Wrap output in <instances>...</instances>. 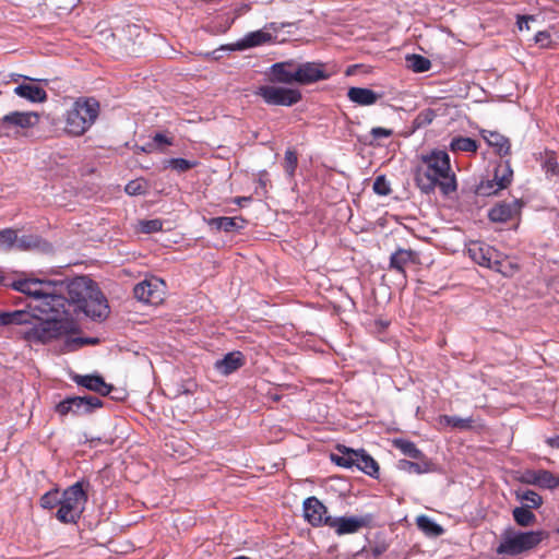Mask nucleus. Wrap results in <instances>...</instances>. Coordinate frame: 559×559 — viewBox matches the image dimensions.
Returning <instances> with one entry per match:
<instances>
[{"mask_svg": "<svg viewBox=\"0 0 559 559\" xmlns=\"http://www.w3.org/2000/svg\"><path fill=\"white\" fill-rule=\"evenodd\" d=\"M62 286L37 278L10 283V287L32 299L23 309L0 311V325L15 326V334L28 344H46L66 334L70 321Z\"/></svg>", "mask_w": 559, "mask_h": 559, "instance_id": "f257e3e1", "label": "nucleus"}, {"mask_svg": "<svg viewBox=\"0 0 559 559\" xmlns=\"http://www.w3.org/2000/svg\"><path fill=\"white\" fill-rule=\"evenodd\" d=\"M108 301L96 283L87 276H72V349L96 344V338L75 337L91 321H104L109 316Z\"/></svg>", "mask_w": 559, "mask_h": 559, "instance_id": "f03ea898", "label": "nucleus"}, {"mask_svg": "<svg viewBox=\"0 0 559 559\" xmlns=\"http://www.w3.org/2000/svg\"><path fill=\"white\" fill-rule=\"evenodd\" d=\"M108 301L96 283L87 276H72V349L96 344V338L75 337L91 321H104L109 316Z\"/></svg>", "mask_w": 559, "mask_h": 559, "instance_id": "7ed1b4c3", "label": "nucleus"}, {"mask_svg": "<svg viewBox=\"0 0 559 559\" xmlns=\"http://www.w3.org/2000/svg\"><path fill=\"white\" fill-rule=\"evenodd\" d=\"M415 179L418 188L426 193L439 187L443 194H450L457 188L455 175L451 169L450 157L443 151H433L423 155Z\"/></svg>", "mask_w": 559, "mask_h": 559, "instance_id": "20e7f679", "label": "nucleus"}, {"mask_svg": "<svg viewBox=\"0 0 559 559\" xmlns=\"http://www.w3.org/2000/svg\"><path fill=\"white\" fill-rule=\"evenodd\" d=\"M548 534L544 531L520 532L507 530L501 534L497 552L507 556H516L534 549Z\"/></svg>", "mask_w": 559, "mask_h": 559, "instance_id": "39448f33", "label": "nucleus"}, {"mask_svg": "<svg viewBox=\"0 0 559 559\" xmlns=\"http://www.w3.org/2000/svg\"><path fill=\"white\" fill-rule=\"evenodd\" d=\"M331 460L343 467L356 466L359 471L371 477H377L379 473L378 463L364 450L356 451L348 448H338L337 453L331 454Z\"/></svg>", "mask_w": 559, "mask_h": 559, "instance_id": "423d86ee", "label": "nucleus"}, {"mask_svg": "<svg viewBox=\"0 0 559 559\" xmlns=\"http://www.w3.org/2000/svg\"><path fill=\"white\" fill-rule=\"evenodd\" d=\"M99 104L90 97L79 98L72 109V135L84 134L96 121Z\"/></svg>", "mask_w": 559, "mask_h": 559, "instance_id": "0eeeda50", "label": "nucleus"}, {"mask_svg": "<svg viewBox=\"0 0 559 559\" xmlns=\"http://www.w3.org/2000/svg\"><path fill=\"white\" fill-rule=\"evenodd\" d=\"M255 95L274 106H292L301 99V92L298 88L277 85L259 86Z\"/></svg>", "mask_w": 559, "mask_h": 559, "instance_id": "6e6552de", "label": "nucleus"}, {"mask_svg": "<svg viewBox=\"0 0 559 559\" xmlns=\"http://www.w3.org/2000/svg\"><path fill=\"white\" fill-rule=\"evenodd\" d=\"M134 297L145 304L160 305L166 297V284L157 276H150L135 285Z\"/></svg>", "mask_w": 559, "mask_h": 559, "instance_id": "1a4fd4ad", "label": "nucleus"}, {"mask_svg": "<svg viewBox=\"0 0 559 559\" xmlns=\"http://www.w3.org/2000/svg\"><path fill=\"white\" fill-rule=\"evenodd\" d=\"M298 84L307 85L320 80H326L335 73V70L322 62H297Z\"/></svg>", "mask_w": 559, "mask_h": 559, "instance_id": "9d476101", "label": "nucleus"}, {"mask_svg": "<svg viewBox=\"0 0 559 559\" xmlns=\"http://www.w3.org/2000/svg\"><path fill=\"white\" fill-rule=\"evenodd\" d=\"M370 522V515H345L331 518V520H328V526L337 535H347L359 532L361 528L367 527Z\"/></svg>", "mask_w": 559, "mask_h": 559, "instance_id": "9b49d317", "label": "nucleus"}, {"mask_svg": "<svg viewBox=\"0 0 559 559\" xmlns=\"http://www.w3.org/2000/svg\"><path fill=\"white\" fill-rule=\"evenodd\" d=\"M269 75L270 80L274 83H298L297 62L290 60L274 63L269 70Z\"/></svg>", "mask_w": 559, "mask_h": 559, "instance_id": "f8f14e48", "label": "nucleus"}, {"mask_svg": "<svg viewBox=\"0 0 559 559\" xmlns=\"http://www.w3.org/2000/svg\"><path fill=\"white\" fill-rule=\"evenodd\" d=\"M326 508L316 497H310L304 502V516L313 526L326 525L329 516Z\"/></svg>", "mask_w": 559, "mask_h": 559, "instance_id": "ddd939ff", "label": "nucleus"}, {"mask_svg": "<svg viewBox=\"0 0 559 559\" xmlns=\"http://www.w3.org/2000/svg\"><path fill=\"white\" fill-rule=\"evenodd\" d=\"M39 121V116L33 111H12L0 119V123L3 127V131L11 127H16L21 129H28L37 124Z\"/></svg>", "mask_w": 559, "mask_h": 559, "instance_id": "4468645a", "label": "nucleus"}, {"mask_svg": "<svg viewBox=\"0 0 559 559\" xmlns=\"http://www.w3.org/2000/svg\"><path fill=\"white\" fill-rule=\"evenodd\" d=\"M467 251L476 263L488 269L491 267L495 259L500 253L493 247L479 241L471 242Z\"/></svg>", "mask_w": 559, "mask_h": 559, "instance_id": "2eb2a0df", "label": "nucleus"}, {"mask_svg": "<svg viewBox=\"0 0 559 559\" xmlns=\"http://www.w3.org/2000/svg\"><path fill=\"white\" fill-rule=\"evenodd\" d=\"M522 204L518 200L502 202L490 209L488 216L493 223H506L520 214Z\"/></svg>", "mask_w": 559, "mask_h": 559, "instance_id": "dca6fc26", "label": "nucleus"}, {"mask_svg": "<svg viewBox=\"0 0 559 559\" xmlns=\"http://www.w3.org/2000/svg\"><path fill=\"white\" fill-rule=\"evenodd\" d=\"M72 380L86 390L93 391L100 395H108L112 391V385L105 382L98 374H74Z\"/></svg>", "mask_w": 559, "mask_h": 559, "instance_id": "f3484780", "label": "nucleus"}, {"mask_svg": "<svg viewBox=\"0 0 559 559\" xmlns=\"http://www.w3.org/2000/svg\"><path fill=\"white\" fill-rule=\"evenodd\" d=\"M350 102L359 106H370L378 102L380 95L369 88L350 87L347 92Z\"/></svg>", "mask_w": 559, "mask_h": 559, "instance_id": "a211bd4d", "label": "nucleus"}, {"mask_svg": "<svg viewBox=\"0 0 559 559\" xmlns=\"http://www.w3.org/2000/svg\"><path fill=\"white\" fill-rule=\"evenodd\" d=\"M103 406L102 401L95 396L72 397V414L84 415Z\"/></svg>", "mask_w": 559, "mask_h": 559, "instance_id": "6ab92c4d", "label": "nucleus"}, {"mask_svg": "<svg viewBox=\"0 0 559 559\" xmlns=\"http://www.w3.org/2000/svg\"><path fill=\"white\" fill-rule=\"evenodd\" d=\"M88 488L90 485L86 481H78L72 486V516L82 513L84 510Z\"/></svg>", "mask_w": 559, "mask_h": 559, "instance_id": "aec40b11", "label": "nucleus"}, {"mask_svg": "<svg viewBox=\"0 0 559 559\" xmlns=\"http://www.w3.org/2000/svg\"><path fill=\"white\" fill-rule=\"evenodd\" d=\"M481 135L484 140L487 142V144L499 154V155H507L510 151V142L509 140L496 132V131H488V130H481Z\"/></svg>", "mask_w": 559, "mask_h": 559, "instance_id": "412c9836", "label": "nucleus"}, {"mask_svg": "<svg viewBox=\"0 0 559 559\" xmlns=\"http://www.w3.org/2000/svg\"><path fill=\"white\" fill-rule=\"evenodd\" d=\"M14 93L33 103L44 102L47 98L45 90L34 84H21L14 88Z\"/></svg>", "mask_w": 559, "mask_h": 559, "instance_id": "4be33fe9", "label": "nucleus"}, {"mask_svg": "<svg viewBox=\"0 0 559 559\" xmlns=\"http://www.w3.org/2000/svg\"><path fill=\"white\" fill-rule=\"evenodd\" d=\"M490 269L503 276L511 277L519 271V264L500 252Z\"/></svg>", "mask_w": 559, "mask_h": 559, "instance_id": "5701e85b", "label": "nucleus"}, {"mask_svg": "<svg viewBox=\"0 0 559 559\" xmlns=\"http://www.w3.org/2000/svg\"><path fill=\"white\" fill-rule=\"evenodd\" d=\"M272 39L271 34L263 31H255L247 34L240 40L237 41L236 47L238 49H247L250 47L260 46Z\"/></svg>", "mask_w": 559, "mask_h": 559, "instance_id": "b1692460", "label": "nucleus"}, {"mask_svg": "<svg viewBox=\"0 0 559 559\" xmlns=\"http://www.w3.org/2000/svg\"><path fill=\"white\" fill-rule=\"evenodd\" d=\"M242 365L240 353H229L215 362V368L223 374H229Z\"/></svg>", "mask_w": 559, "mask_h": 559, "instance_id": "393cba45", "label": "nucleus"}, {"mask_svg": "<svg viewBox=\"0 0 559 559\" xmlns=\"http://www.w3.org/2000/svg\"><path fill=\"white\" fill-rule=\"evenodd\" d=\"M245 223L241 217H215L210 221V225L225 231L239 230L245 227Z\"/></svg>", "mask_w": 559, "mask_h": 559, "instance_id": "a878e982", "label": "nucleus"}, {"mask_svg": "<svg viewBox=\"0 0 559 559\" xmlns=\"http://www.w3.org/2000/svg\"><path fill=\"white\" fill-rule=\"evenodd\" d=\"M513 177V170L508 163L499 164L495 169L493 181L496 182V189L507 188Z\"/></svg>", "mask_w": 559, "mask_h": 559, "instance_id": "bb28decb", "label": "nucleus"}, {"mask_svg": "<svg viewBox=\"0 0 559 559\" xmlns=\"http://www.w3.org/2000/svg\"><path fill=\"white\" fill-rule=\"evenodd\" d=\"M399 469L406 473L424 474L433 471V466L429 461H421L420 463H414L407 460H401L397 464Z\"/></svg>", "mask_w": 559, "mask_h": 559, "instance_id": "cd10ccee", "label": "nucleus"}, {"mask_svg": "<svg viewBox=\"0 0 559 559\" xmlns=\"http://www.w3.org/2000/svg\"><path fill=\"white\" fill-rule=\"evenodd\" d=\"M415 261V254L409 250H397L391 257V267L404 272L407 264Z\"/></svg>", "mask_w": 559, "mask_h": 559, "instance_id": "c85d7f7f", "label": "nucleus"}, {"mask_svg": "<svg viewBox=\"0 0 559 559\" xmlns=\"http://www.w3.org/2000/svg\"><path fill=\"white\" fill-rule=\"evenodd\" d=\"M417 526L429 536H440L443 528L426 515H419L416 519Z\"/></svg>", "mask_w": 559, "mask_h": 559, "instance_id": "c756f323", "label": "nucleus"}, {"mask_svg": "<svg viewBox=\"0 0 559 559\" xmlns=\"http://www.w3.org/2000/svg\"><path fill=\"white\" fill-rule=\"evenodd\" d=\"M450 148L453 152H473L478 148V144L471 138L459 136L451 141Z\"/></svg>", "mask_w": 559, "mask_h": 559, "instance_id": "7c9ffc66", "label": "nucleus"}, {"mask_svg": "<svg viewBox=\"0 0 559 559\" xmlns=\"http://www.w3.org/2000/svg\"><path fill=\"white\" fill-rule=\"evenodd\" d=\"M516 499L524 502L526 508H539L543 503L542 497L533 490L515 492Z\"/></svg>", "mask_w": 559, "mask_h": 559, "instance_id": "2f4dec72", "label": "nucleus"}, {"mask_svg": "<svg viewBox=\"0 0 559 559\" xmlns=\"http://www.w3.org/2000/svg\"><path fill=\"white\" fill-rule=\"evenodd\" d=\"M393 445L397 448L404 455H407L413 459H421V452L416 448V445L404 439H394Z\"/></svg>", "mask_w": 559, "mask_h": 559, "instance_id": "473e14b6", "label": "nucleus"}, {"mask_svg": "<svg viewBox=\"0 0 559 559\" xmlns=\"http://www.w3.org/2000/svg\"><path fill=\"white\" fill-rule=\"evenodd\" d=\"M67 493L68 489H66L62 493H60L58 489L49 491L41 497L40 504L45 509H52L62 502V499L67 496Z\"/></svg>", "mask_w": 559, "mask_h": 559, "instance_id": "72a5a7b5", "label": "nucleus"}, {"mask_svg": "<svg viewBox=\"0 0 559 559\" xmlns=\"http://www.w3.org/2000/svg\"><path fill=\"white\" fill-rule=\"evenodd\" d=\"M536 486L554 489L559 486V477L546 469H538Z\"/></svg>", "mask_w": 559, "mask_h": 559, "instance_id": "f704fd0d", "label": "nucleus"}, {"mask_svg": "<svg viewBox=\"0 0 559 559\" xmlns=\"http://www.w3.org/2000/svg\"><path fill=\"white\" fill-rule=\"evenodd\" d=\"M17 241L16 231L12 228L0 230V251H10Z\"/></svg>", "mask_w": 559, "mask_h": 559, "instance_id": "c9c22d12", "label": "nucleus"}, {"mask_svg": "<svg viewBox=\"0 0 559 559\" xmlns=\"http://www.w3.org/2000/svg\"><path fill=\"white\" fill-rule=\"evenodd\" d=\"M407 66L411 68L414 72H425L430 69V61L419 55H412L406 58Z\"/></svg>", "mask_w": 559, "mask_h": 559, "instance_id": "e433bc0d", "label": "nucleus"}, {"mask_svg": "<svg viewBox=\"0 0 559 559\" xmlns=\"http://www.w3.org/2000/svg\"><path fill=\"white\" fill-rule=\"evenodd\" d=\"M513 518L521 526H530L535 522V515L527 510V508H515L513 510Z\"/></svg>", "mask_w": 559, "mask_h": 559, "instance_id": "4c0bfd02", "label": "nucleus"}, {"mask_svg": "<svg viewBox=\"0 0 559 559\" xmlns=\"http://www.w3.org/2000/svg\"><path fill=\"white\" fill-rule=\"evenodd\" d=\"M117 33L122 37V40H118V43L122 46H128L129 43L140 35V28L136 25H127L123 28H117Z\"/></svg>", "mask_w": 559, "mask_h": 559, "instance_id": "58836bf2", "label": "nucleus"}, {"mask_svg": "<svg viewBox=\"0 0 559 559\" xmlns=\"http://www.w3.org/2000/svg\"><path fill=\"white\" fill-rule=\"evenodd\" d=\"M147 190V183L143 179H134L128 182L124 187V191L129 195H141Z\"/></svg>", "mask_w": 559, "mask_h": 559, "instance_id": "ea45409f", "label": "nucleus"}, {"mask_svg": "<svg viewBox=\"0 0 559 559\" xmlns=\"http://www.w3.org/2000/svg\"><path fill=\"white\" fill-rule=\"evenodd\" d=\"M168 166L177 171H186L195 167L197 163L185 158H171L168 162Z\"/></svg>", "mask_w": 559, "mask_h": 559, "instance_id": "a19ab883", "label": "nucleus"}, {"mask_svg": "<svg viewBox=\"0 0 559 559\" xmlns=\"http://www.w3.org/2000/svg\"><path fill=\"white\" fill-rule=\"evenodd\" d=\"M99 40L107 47L114 46L115 41L122 40L120 34L117 33V29L112 32L111 29H105L99 33Z\"/></svg>", "mask_w": 559, "mask_h": 559, "instance_id": "79ce46f5", "label": "nucleus"}, {"mask_svg": "<svg viewBox=\"0 0 559 559\" xmlns=\"http://www.w3.org/2000/svg\"><path fill=\"white\" fill-rule=\"evenodd\" d=\"M439 424L442 426L464 428V427L468 426L469 421L466 419L459 418V417H451V416L443 415L439 418Z\"/></svg>", "mask_w": 559, "mask_h": 559, "instance_id": "37998d69", "label": "nucleus"}, {"mask_svg": "<svg viewBox=\"0 0 559 559\" xmlns=\"http://www.w3.org/2000/svg\"><path fill=\"white\" fill-rule=\"evenodd\" d=\"M38 240L36 237L33 236H23L21 238L17 237V241L15 242L14 247L20 250H28L34 247H37Z\"/></svg>", "mask_w": 559, "mask_h": 559, "instance_id": "c03bdc74", "label": "nucleus"}, {"mask_svg": "<svg viewBox=\"0 0 559 559\" xmlns=\"http://www.w3.org/2000/svg\"><path fill=\"white\" fill-rule=\"evenodd\" d=\"M373 191L379 195H386L390 193V183L383 176H379L376 178L373 182Z\"/></svg>", "mask_w": 559, "mask_h": 559, "instance_id": "a18cd8bd", "label": "nucleus"}, {"mask_svg": "<svg viewBox=\"0 0 559 559\" xmlns=\"http://www.w3.org/2000/svg\"><path fill=\"white\" fill-rule=\"evenodd\" d=\"M501 189H496V182L492 180L481 181L477 187V193L481 195H491L500 191Z\"/></svg>", "mask_w": 559, "mask_h": 559, "instance_id": "49530a36", "label": "nucleus"}, {"mask_svg": "<svg viewBox=\"0 0 559 559\" xmlns=\"http://www.w3.org/2000/svg\"><path fill=\"white\" fill-rule=\"evenodd\" d=\"M162 222L159 219L143 221L140 223V229L143 233L150 234L162 229Z\"/></svg>", "mask_w": 559, "mask_h": 559, "instance_id": "de8ad7c7", "label": "nucleus"}, {"mask_svg": "<svg viewBox=\"0 0 559 559\" xmlns=\"http://www.w3.org/2000/svg\"><path fill=\"white\" fill-rule=\"evenodd\" d=\"M60 507L57 511V519L63 523L69 522L70 516V503L67 501L66 497L62 499V502L59 503Z\"/></svg>", "mask_w": 559, "mask_h": 559, "instance_id": "09e8293b", "label": "nucleus"}, {"mask_svg": "<svg viewBox=\"0 0 559 559\" xmlns=\"http://www.w3.org/2000/svg\"><path fill=\"white\" fill-rule=\"evenodd\" d=\"M537 477H538V469L537 471H535V469H527V471H524L520 475L519 480L521 483H524V484H527V485H535L536 486Z\"/></svg>", "mask_w": 559, "mask_h": 559, "instance_id": "8fccbe9b", "label": "nucleus"}, {"mask_svg": "<svg viewBox=\"0 0 559 559\" xmlns=\"http://www.w3.org/2000/svg\"><path fill=\"white\" fill-rule=\"evenodd\" d=\"M297 165V156L294 152L287 151L285 153V168L289 175L295 171Z\"/></svg>", "mask_w": 559, "mask_h": 559, "instance_id": "3c124183", "label": "nucleus"}, {"mask_svg": "<svg viewBox=\"0 0 559 559\" xmlns=\"http://www.w3.org/2000/svg\"><path fill=\"white\" fill-rule=\"evenodd\" d=\"M371 135L374 139L389 138V136L392 135V130L391 129H386V128H382V127L372 128L371 129Z\"/></svg>", "mask_w": 559, "mask_h": 559, "instance_id": "603ef678", "label": "nucleus"}, {"mask_svg": "<svg viewBox=\"0 0 559 559\" xmlns=\"http://www.w3.org/2000/svg\"><path fill=\"white\" fill-rule=\"evenodd\" d=\"M535 41L539 44L542 47H549L550 45V37L547 32H538L535 35Z\"/></svg>", "mask_w": 559, "mask_h": 559, "instance_id": "864d4df0", "label": "nucleus"}, {"mask_svg": "<svg viewBox=\"0 0 559 559\" xmlns=\"http://www.w3.org/2000/svg\"><path fill=\"white\" fill-rule=\"evenodd\" d=\"M56 411L61 415L66 416L70 412V397H66L62 402H60Z\"/></svg>", "mask_w": 559, "mask_h": 559, "instance_id": "5fc2aeb1", "label": "nucleus"}, {"mask_svg": "<svg viewBox=\"0 0 559 559\" xmlns=\"http://www.w3.org/2000/svg\"><path fill=\"white\" fill-rule=\"evenodd\" d=\"M535 17L533 15H524V16H520L519 20H518V25H519V28L521 31H523L524 28L528 29V22L530 21H534Z\"/></svg>", "mask_w": 559, "mask_h": 559, "instance_id": "6e6d98bb", "label": "nucleus"}, {"mask_svg": "<svg viewBox=\"0 0 559 559\" xmlns=\"http://www.w3.org/2000/svg\"><path fill=\"white\" fill-rule=\"evenodd\" d=\"M154 141L157 142V143H160V144H167V145H170L171 144V141L169 139H167L164 134L162 133H157L155 136H154Z\"/></svg>", "mask_w": 559, "mask_h": 559, "instance_id": "4d7b16f0", "label": "nucleus"}, {"mask_svg": "<svg viewBox=\"0 0 559 559\" xmlns=\"http://www.w3.org/2000/svg\"><path fill=\"white\" fill-rule=\"evenodd\" d=\"M546 442L549 447L559 449V435L548 438Z\"/></svg>", "mask_w": 559, "mask_h": 559, "instance_id": "13d9d810", "label": "nucleus"}, {"mask_svg": "<svg viewBox=\"0 0 559 559\" xmlns=\"http://www.w3.org/2000/svg\"><path fill=\"white\" fill-rule=\"evenodd\" d=\"M0 285L10 287V284L5 282V276L3 275V271H1V270H0Z\"/></svg>", "mask_w": 559, "mask_h": 559, "instance_id": "bf43d9fd", "label": "nucleus"}, {"mask_svg": "<svg viewBox=\"0 0 559 559\" xmlns=\"http://www.w3.org/2000/svg\"><path fill=\"white\" fill-rule=\"evenodd\" d=\"M0 135H9V132L8 131H2V129L0 128Z\"/></svg>", "mask_w": 559, "mask_h": 559, "instance_id": "052dcab7", "label": "nucleus"}, {"mask_svg": "<svg viewBox=\"0 0 559 559\" xmlns=\"http://www.w3.org/2000/svg\"><path fill=\"white\" fill-rule=\"evenodd\" d=\"M20 298L17 300L14 301L15 305H20Z\"/></svg>", "mask_w": 559, "mask_h": 559, "instance_id": "680f3d73", "label": "nucleus"}, {"mask_svg": "<svg viewBox=\"0 0 559 559\" xmlns=\"http://www.w3.org/2000/svg\"><path fill=\"white\" fill-rule=\"evenodd\" d=\"M558 532H559V530H558Z\"/></svg>", "mask_w": 559, "mask_h": 559, "instance_id": "e2e57ef3", "label": "nucleus"}]
</instances>
